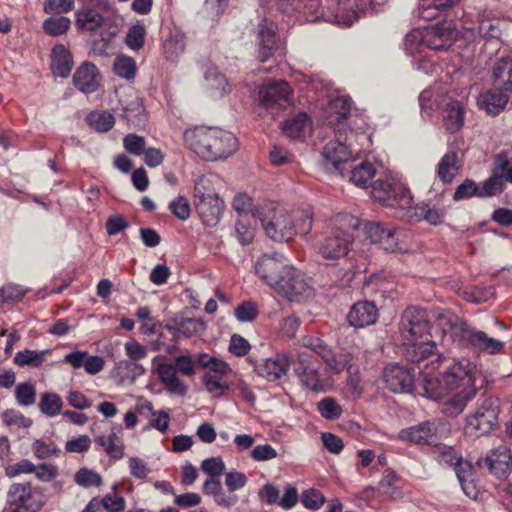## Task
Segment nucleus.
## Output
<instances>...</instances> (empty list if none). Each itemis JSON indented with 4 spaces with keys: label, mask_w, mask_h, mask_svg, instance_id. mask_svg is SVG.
Returning <instances> with one entry per match:
<instances>
[{
    "label": "nucleus",
    "mask_w": 512,
    "mask_h": 512,
    "mask_svg": "<svg viewBox=\"0 0 512 512\" xmlns=\"http://www.w3.org/2000/svg\"><path fill=\"white\" fill-rule=\"evenodd\" d=\"M378 318L376 306L369 301L357 302L348 314V321L351 326L362 328L374 324Z\"/></svg>",
    "instance_id": "obj_25"
},
{
    "label": "nucleus",
    "mask_w": 512,
    "mask_h": 512,
    "mask_svg": "<svg viewBox=\"0 0 512 512\" xmlns=\"http://www.w3.org/2000/svg\"><path fill=\"white\" fill-rule=\"evenodd\" d=\"M73 60L69 50L62 44L55 45L51 54V68L55 76L67 78L72 70Z\"/></svg>",
    "instance_id": "obj_32"
},
{
    "label": "nucleus",
    "mask_w": 512,
    "mask_h": 512,
    "mask_svg": "<svg viewBox=\"0 0 512 512\" xmlns=\"http://www.w3.org/2000/svg\"><path fill=\"white\" fill-rule=\"evenodd\" d=\"M266 235L275 240H290L296 234L306 235L312 228L310 209H297L291 212L268 205L257 211Z\"/></svg>",
    "instance_id": "obj_4"
},
{
    "label": "nucleus",
    "mask_w": 512,
    "mask_h": 512,
    "mask_svg": "<svg viewBox=\"0 0 512 512\" xmlns=\"http://www.w3.org/2000/svg\"><path fill=\"white\" fill-rule=\"evenodd\" d=\"M64 361L69 363L74 369L84 367L88 374L95 375L104 368L105 361L100 356L88 355L85 351H75L67 354Z\"/></svg>",
    "instance_id": "obj_27"
},
{
    "label": "nucleus",
    "mask_w": 512,
    "mask_h": 512,
    "mask_svg": "<svg viewBox=\"0 0 512 512\" xmlns=\"http://www.w3.org/2000/svg\"><path fill=\"white\" fill-rule=\"evenodd\" d=\"M463 467L464 470L458 469L457 479L465 495L471 499H477L479 487L474 478L473 466L471 464H464Z\"/></svg>",
    "instance_id": "obj_42"
},
{
    "label": "nucleus",
    "mask_w": 512,
    "mask_h": 512,
    "mask_svg": "<svg viewBox=\"0 0 512 512\" xmlns=\"http://www.w3.org/2000/svg\"><path fill=\"white\" fill-rule=\"evenodd\" d=\"M259 40L260 49L258 57L264 62L272 55L276 43L275 26L273 23L264 21L259 25Z\"/></svg>",
    "instance_id": "obj_37"
},
{
    "label": "nucleus",
    "mask_w": 512,
    "mask_h": 512,
    "mask_svg": "<svg viewBox=\"0 0 512 512\" xmlns=\"http://www.w3.org/2000/svg\"><path fill=\"white\" fill-rule=\"evenodd\" d=\"M419 366L424 395L442 399L448 391L476 390V366L466 358H446L436 355Z\"/></svg>",
    "instance_id": "obj_1"
},
{
    "label": "nucleus",
    "mask_w": 512,
    "mask_h": 512,
    "mask_svg": "<svg viewBox=\"0 0 512 512\" xmlns=\"http://www.w3.org/2000/svg\"><path fill=\"white\" fill-rule=\"evenodd\" d=\"M205 80L208 87L214 91L215 96L221 97L230 90L226 77L214 66H210L206 70Z\"/></svg>",
    "instance_id": "obj_45"
},
{
    "label": "nucleus",
    "mask_w": 512,
    "mask_h": 512,
    "mask_svg": "<svg viewBox=\"0 0 512 512\" xmlns=\"http://www.w3.org/2000/svg\"><path fill=\"white\" fill-rule=\"evenodd\" d=\"M48 352V350L35 351L25 349L16 353L14 362L19 366L38 367L44 362Z\"/></svg>",
    "instance_id": "obj_50"
},
{
    "label": "nucleus",
    "mask_w": 512,
    "mask_h": 512,
    "mask_svg": "<svg viewBox=\"0 0 512 512\" xmlns=\"http://www.w3.org/2000/svg\"><path fill=\"white\" fill-rule=\"evenodd\" d=\"M145 35V26L140 23L135 24L129 28L126 34L125 42L130 49L139 50L143 47Z\"/></svg>",
    "instance_id": "obj_60"
},
{
    "label": "nucleus",
    "mask_w": 512,
    "mask_h": 512,
    "mask_svg": "<svg viewBox=\"0 0 512 512\" xmlns=\"http://www.w3.org/2000/svg\"><path fill=\"white\" fill-rule=\"evenodd\" d=\"M203 493L205 495L211 496L216 505L230 508L234 506L238 497L235 494H231L226 492L219 479L217 478H208L202 487Z\"/></svg>",
    "instance_id": "obj_29"
},
{
    "label": "nucleus",
    "mask_w": 512,
    "mask_h": 512,
    "mask_svg": "<svg viewBox=\"0 0 512 512\" xmlns=\"http://www.w3.org/2000/svg\"><path fill=\"white\" fill-rule=\"evenodd\" d=\"M62 405L61 397L54 393L43 394L39 403L42 413L49 417H54L59 414Z\"/></svg>",
    "instance_id": "obj_55"
},
{
    "label": "nucleus",
    "mask_w": 512,
    "mask_h": 512,
    "mask_svg": "<svg viewBox=\"0 0 512 512\" xmlns=\"http://www.w3.org/2000/svg\"><path fill=\"white\" fill-rule=\"evenodd\" d=\"M371 196L375 201L389 207L408 209L412 205L409 190L391 176H379L372 185Z\"/></svg>",
    "instance_id": "obj_7"
},
{
    "label": "nucleus",
    "mask_w": 512,
    "mask_h": 512,
    "mask_svg": "<svg viewBox=\"0 0 512 512\" xmlns=\"http://www.w3.org/2000/svg\"><path fill=\"white\" fill-rule=\"evenodd\" d=\"M308 128L309 120L305 113H298L294 117L287 119L282 126L285 135L291 139L300 138Z\"/></svg>",
    "instance_id": "obj_43"
},
{
    "label": "nucleus",
    "mask_w": 512,
    "mask_h": 512,
    "mask_svg": "<svg viewBox=\"0 0 512 512\" xmlns=\"http://www.w3.org/2000/svg\"><path fill=\"white\" fill-rule=\"evenodd\" d=\"M113 69L119 77L131 80L136 75L137 66L132 57L120 55L115 58Z\"/></svg>",
    "instance_id": "obj_51"
},
{
    "label": "nucleus",
    "mask_w": 512,
    "mask_h": 512,
    "mask_svg": "<svg viewBox=\"0 0 512 512\" xmlns=\"http://www.w3.org/2000/svg\"><path fill=\"white\" fill-rule=\"evenodd\" d=\"M290 361L286 354H276L274 357L261 360L255 365L257 374L268 381L274 382L285 376L289 370Z\"/></svg>",
    "instance_id": "obj_22"
},
{
    "label": "nucleus",
    "mask_w": 512,
    "mask_h": 512,
    "mask_svg": "<svg viewBox=\"0 0 512 512\" xmlns=\"http://www.w3.org/2000/svg\"><path fill=\"white\" fill-rule=\"evenodd\" d=\"M436 326L442 329L443 334H449L453 341L459 342L462 341L463 334L468 329L465 323L449 312L438 314Z\"/></svg>",
    "instance_id": "obj_33"
},
{
    "label": "nucleus",
    "mask_w": 512,
    "mask_h": 512,
    "mask_svg": "<svg viewBox=\"0 0 512 512\" xmlns=\"http://www.w3.org/2000/svg\"><path fill=\"white\" fill-rule=\"evenodd\" d=\"M157 359H153V367L164 389L172 395L185 396L188 386L179 378L174 365L165 362L157 363Z\"/></svg>",
    "instance_id": "obj_19"
},
{
    "label": "nucleus",
    "mask_w": 512,
    "mask_h": 512,
    "mask_svg": "<svg viewBox=\"0 0 512 512\" xmlns=\"http://www.w3.org/2000/svg\"><path fill=\"white\" fill-rule=\"evenodd\" d=\"M367 237L387 252H397L404 249L405 233L394 226L381 223H368L365 226Z\"/></svg>",
    "instance_id": "obj_12"
},
{
    "label": "nucleus",
    "mask_w": 512,
    "mask_h": 512,
    "mask_svg": "<svg viewBox=\"0 0 512 512\" xmlns=\"http://www.w3.org/2000/svg\"><path fill=\"white\" fill-rule=\"evenodd\" d=\"M75 482L82 487H98L102 483L101 476L93 470L82 468L75 474Z\"/></svg>",
    "instance_id": "obj_62"
},
{
    "label": "nucleus",
    "mask_w": 512,
    "mask_h": 512,
    "mask_svg": "<svg viewBox=\"0 0 512 512\" xmlns=\"http://www.w3.org/2000/svg\"><path fill=\"white\" fill-rule=\"evenodd\" d=\"M460 169L455 152L446 153L437 166V178L443 183H451Z\"/></svg>",
    "instance_id": "obj_38"
},
{
    "label": "nucleus",
    "mask_w": 512,
    "mask_h": 512,
    "mask_svg": "<svg viewBox=\"0 0 512 512\" xmlns=\"http://www.w3.org/2000/svg\"><path fill=\"white\" fill-rule=\"evenodd\" d=\"M399 331L407 360L420 366L435 356V342L431 340L425 310L407 308L402 314Z\"/></svg>",
    "instance_id": "obj_2"
},
{
    "label": "nucleus",
    "mask_w": 512,
    "mask_h": 512,
    "mask_svg": "<svg viewBox=\"0 0 512 512\" xmlns=\"http://www.w3.org/2000/svg\"><path fill=\"white\" fill-rule=\"evenodd\" d=\"M498 409L492 400H485L484 403L467 418L465 434L470 437H480L489 433L497 423Z\"/></svg>",
    "instance_id": "obj_13"
},
{
    "label": "nucleus",
    "mask_w": 512,
    "mask_h": 512,
    "mask_svg": "<svg viewBox=\"0 0 512 512\" xmlns=\"http://www.w3.org/2000/svg\"><path fill=\"white\" fill-rule=\"evenodd\" d=\"M419 101L425 111L443 108V127L447 132L456 133L464 125L465 109L462 103L448 97L440 88L424 90Z\"/></svg>",
    "instance_id": "obj_5"
},
{
    "label": "nucleus",
    "mask_w": 512,
    "mask_h": 512,
    "mask_svg": "<svg viewBox=\"0 0 512 512\" xmlns=\"http://www.w3.org/2000/svg\"><path fill=\"white\" fill-rule=\"evenodd\" d=\"M459 0H424L417 11V15L425 20L433 19L438 11L453 6Z\"/></svg>",
    "instance_id": "obj_46"
},
{
    "label": "nucleus",
    "mask_w": 512,
    "mask_h": 512,
    "mask_svg": "<svg viewBox=\"0 0 512 512\" xmlns=\"http://www.w3.org/2000/svg\"><path fill=\"white\" fill-rule=\"evenodd\" d=\"M479 468L487 471L497 479L504 480L512 472V455L510 450H491L485 458L476 462Z\"/></svg>",
    "instance_id": "obj_17"
},
{
    "label": "nucleus",
    "mask_w": 512,
    "mask_h": 512,
    "mask_svg": "<svg viewBox=\"0 0 512 512\" xmlns=\"http://www.w3.org/2000/svg\"><path fill=\"white\" fill-rule=\"evenodd\" d=\"M405 50L414 55L416 52H420L424 46L423 29L416 28L406 34L404 39Z\"/></svg>",
    "instance_id": "obj_61"
},
{
    "label": "nucleus",
    "mask_w": 512,
    "mask_h": 512,
    "mask_svg": "<svg viewBox=\"0 0 512 512\" xmlns=\"http://www.w3.org/2000/svg\"><path fill=\"white\" fill-rule=\"evenodd\" d=\"M15 398L21 406H30L36 401V388L30 382L20 383L15 388Z\"/></svg>",
    "instance_id": "obj_58"
},
{
    "label": "nucleus",
    "mask_w": 512,
    "mask_h": 512,
    "mask_svg": "<svg viewBox=\"0 0 512 512\" xmlns=\"http://www.w3.org/2000/svg\"><path fill=\"white\" fill-rule=\"evenodd\" d=\"M321 358L334 373H340L346 369L348 374H352L354 363L351 355L340 354L336 356L329 348Z\"/></svg>",
    "instance_id": "obj_44"
},
{
    "label": "nucleus",
    "mask_w": 512,
    "mask_h": 512,
    "mask_svg": "<svg viewBox=\"0 0 512 512\" xmlns=\"http://www.w3.org/2000/svg\"><path fill=\"white\" fill-rule=\"evenodd\" d=\"M377 175L378 173L371 163L362 162L349 170L348 179L355 186L366 188L370 180Z\"/></svg>",
    "instance_id": "obj_40"
},
{
    "label": "nucleus",
    "mask_w": 512,
    "mask_h": 512,
    "mask_svg": "<svg viewBox=\"0 0 512 512\" xmlns=\"http://www.w3.org/2000/svg\"><path fill=\"white\" fill-rule=\"evenodd\" d=\"M259 100L267 109H284L293 103L292 90L283 80L267 82L259 89Z\"/></svg>",
    "instance_id": "obj_15"
},
{
    "label": "nucleus",
    "mask_w": 512,
    "mask_h": 512,
    "mask_svg": "<svg viewBox=\"0 0 512 512\" xmlns=\"http://www.w3.org/2000/svg\"><path fill=\"white\" fill-rule=\"evenodd\" d=\"M185 146L201 159H226L238 149L236 137L229 131L208 126L188 128L183 133Z\"/></svg>",
    "instance_id": "obj_3"
},
{
    "label": "nucleus",
    "mask_w": 512,
    "mask_h": 512,
    "mask_svg": "<svg viewBox=\"0 0 512 512\" xmlns=\"http://www.w3.org/2000/svg\"><path fill=\"white\" fill-rule=\"evenodd\" d=\"M353 243V235L341 228H333L317 246L318 254L325 260H338L345 257Z\"/></svg>",
    "instance_id": "obj_11"
},
{
    "label": "nucleus",
    "mask_w": 512,
    "mask_h": 512,
    "mask_svg": "<svg viewBox=\"0 0 512 512\" xmlns=\"http://www.w3.org/2000/svg\"><path fill=\"white\" fill-rule=\"evenodd\" d=\"M275 291L291 301H301L313 294L311 280L292 266L291 273L285 274Z\"/></svg>",
    "instance_id": "obj_14"
},
{
    "label": "nucleus",
    "mask_w": 512,
    "mask_h": 512,
    "mask_svg": "<svg viewBox=\"0 0 512 512\" xmlns=\"http://www.w3.org/2000/svg\"><path fill=\"white\" fill-rule=\"evenodd\" d=\"M101 75L97 67L90 62H84L75 71L73 82L75 87L83 93L95 92L100 84Z\"/></svg>",
    "instance_id": "obj_24"
},
{
    "label": "nucleus",
    "mask_w": 512,
    "mask_h": 512,
    "mask_svg": "<svg viewBox=\"0 0 512 512\" xmlns=\"http://www.w3.org/2000/svg\"><path fill=\"white\" fill-rule=\"evenodd\" d=\"M352 100L349 96H338L328 104L327 114L329 124L340 126L351 110Z\"/></svg>",
    "instance_id": "obj_35"
},
{
    "label": "nucleus",
    "mask_w": 512,
    "mask_h": 512,
    "mask_svg": "<svg viewBox=\"0 0 512 512\" xmlns=\"http://www.w3.org/2000/svg\"><path fill=\"white\" fill-rule=\"evenodd\" d=\"M357 0H338V12L334 16H322L325 21L345 27L351 26L358 17Z\"/></svg>",
    "instance_id": "obj_34"
},
{
    "label": "nucleus",
    "mask_w": 512,
    "mask_h": 512,
    "mask_svg": "<svg viewBox=\"0 0 512 512\" xmlns=\"http://www.w3.org/2000/svg\"><path fill=\"white\" fill-rule=\"evenodd\" d=\"M145 373L143 365L131 361L121 360L117 362L111 371L112 378L118 385H123L127 381L134 382L136 378Z\"/></svg>",
    "instance_id": "obj_31"
},
{
    "label": "nucleus",
    "mask_w": 512,
    "mask_h": 512,
    "mask_svg": "<svg viewBox=\"0 0 512 512\" xmlns=\"http://www.w3.org/2000/svg\"><path fill=\"white\" fill-rule=\"evenodd\" d=\"M71 21L68 17H51L44 21L43 29L49 35L58 36L64 34L70 27Z\"/></svg>",
    "instance_id": "obj_59"
},
{
    "label": "nucleus",
    "mask_w": 512,
    "mask_h": 512,
    "mask_svg": "<svg viewBox=\"0 0 512 512\" xmlns=\"http://www.w3.org/2000/svg\"><path fill=\"white\" fill-rule=\"evenodd\" d=\"M98 503L99 509H104L107 512H121L125 509V500L116 491H112L102 498L98 497Z\"/></svg>",
    "instance_id": "obj_56"
},
{
    "label": "nucleus",
    "mask_w": 512,
    "mask_h": 512,
    "mask_svg": "<svg viewBox=\"0 0 512 512\" xmlns=\"http://www.w3.org/2000/svg\"><path fill=\"white\" fill-rule=\"evenodd\" d=\"M254 220L251 215H241L235 224V233L242 245L252 242L255 236Z\"/></svg>",
    "instance_id": "obj_47"
},
{
    "label": "nucleus",
    "mask_w": 512,
    "mask_h": 512,
    "mask_svg": "<svg viewBox=\"0 0 512 512\" xmlns=\"http://www.w3.org/2000/svg\"><path fill=\"white\" fill-rule=\"evenodd\" d=\"M300 500L303 506L310 510H318L326 502L323 493L315 488L304 490L300 496Z\"/></svg>",
    "instance_id": "obj_57"
},
{
    "label": "nucleus",
    "mask_w": 512,
    "mask_h": 512,
    "mask_svg": "<svg viewBox=\"0 0 512 512\" xmlns=\"http://www.w3.org/2000/svg\"><path fill=\"white\" fill-rule=\"evenodd\" d=\"M87 122L97 132H107L114 126L115 119L108 111H92L87 116Z\"/></svg>",
    "instance_id": "obj_48"
},
{
    "label": "nucleus",
    "mask_w": 512,
    "mask_h": 512,
    "mask_svg": "<svg viewBox=\"0 0 512 512\" xmlns=\"http://www.w3.org/2000/svg\"><path fill=\"white\" fill-rule=\"evenodd\" d=\"M383 378L386 387L394 393H407L413 387L414 377L404 366L389 364L385 367Z\"/></svg>",
    "instance_id": "obj_20"
},
{
    "label": "nucleus",
    "mask_w": 512,
    "mask_h": 512,
    "mask_svg": "<svg viewBox=\"0 0 512 512\" xmlns=\"http://www.w3.org/2000/svg\"><path fill=\"white\" fill-rule=\"evenodd\" d=\"M476 395V390H459L451 398L447 399L442 405V412L455 417L462 413L469 401Z\"/></svg>",
    "instance_id": "obj_36"
},
{
    "label": "nucleus",
    "mask_w": 512,
    "mask_h": 512,
    "mask_svg": "<svg viewBox=\"0 0 512 512\" xmlns=\"http://www.w3.org/2000/svg\"><path fill=\"white\" fill-rule=\"evenodd\" d=\"M195 362L209 372L216 373L217 376H226L231 373V367L227 362L206 353L196 355Z\"/></svg>",
    "instance_id": "obj_41"
},
{
    "label": "nucleus",
    "mask_w": 512,
    "mask_h": 512,
    "mask_svg": "<svg viewBox=\"0 0 512 512\" xmlns=\"http://www.w3.org/2000/svg\"><path fill=\"white\" fill-rule=\"evenodd\" d=\"M80 3L75 13V24L79 29L95 31L102 27L104 17L99 12L103 0H77Z\"/></svg>",
    "instance_id": "obj_16"
},
{
    "label": "nucleus",
    "mask_w": 512,
    "mask_h": 512,
    "mask_svg": "<svg viewBox=\"0 0 512 512\" xmlns=\"http://www.w3.org/2000/svg\"><path fill=\"white\" fill-rule=\"evenodd\" d=\"M456 37L457 31L454 25L448 22L423 29L424 46L433 50L446 49Z\"/></svg>",
    "instance_id": "obj_18"
},
{
    "label": "nucleus",
    "mask_w": 512,
    "mask_h": 512,
    "mask_svg": "<svg viewBox=\"0 0 512 512\" xmlns=\"http://www.w3.org/2000/svg\"><path fill=\"white\" fill-rule=\"evenodd\" d=\"M194 205L199 217L207 226H215L224 209V202L219 196L198 200Z\"/></svg>",
    "instance_id": "obj_26"
},
{
    "label": "nucleus",
    "mask_w": 512,
    "mask_h": 512,
    "mask_svg": "<svg viewBox=\"0 0 512 512\" xmlns=\"http://www.w3.org/2000/svg\"><path fill=\"white\" fill-rule=\"evenodd\" d=\"M505 187L501 174L493 169V175L479 185L478 197H491L500 194Z\"/></svg>",
    "instance_id": "obj_52"
},
{
    "label": "nucleus",
    "mask_w": 512,
    "mask_h": 512,
    "mask_svg": "<svg viewBox=\"0 0 512 512\" xmlns=\"http://www.w3.org/2000/svg\"><path fill=\"white\" fill-rule=\"evenodd\" d=\"M7 501L25 512H38L46 503L43 491L30 482L14 483L7 493Z\"/></svg>",
    "instance_id": "obj_10"
},
{
    "label": "nucleus",
    "mask_w": 512,
    "mask_h": 512,
    "mask_svg": "<svg viewBox=\"0 0 512 512\" xmlns=\"http://www.w3.org/2000/svg\"><path fill=\"white\" fill-rule=\"evenodd\" d=\"M255 271L264 283L275 290L285 274L291 273V266L282 254H264L257 260Z\"/></svg>",
    "instance_id": "obj_9"
},
{
    "label": "nucleus",
    "mask_w": 512,
    "mask_h": 512,
    "mask_svg": "<svg viewBox=\"0 0 512 512\" xmlns=\"http://www.w3.org/2000/svg\"><path fill=\"white\" fill-rule=\"evenodd\" d=\"M336 139L328 142L322 151L323 166L329 173H337L342 177L351 168L353 150L351 143L347 144V129L339 127L335 131Z\"/></svg>",
    "instance_id": "obj_6"
},
{
    "label": "nucleus",
    "mask_w": 512,
    "mask_h": 512,
    "mask_svg": "<svg viewBox=\"0 0 512 512\" xmlns=\"http://www.w3.org/2000/svg\"><path fill=\"white\" fill-rule=\"evenodd\" d=\"M450 432L448 425L441 420L425 421L399 433V438L409 445L438 446L439 441Z\"/></svg>",
    "instance_id": "obj_8"
},
{
    "label": "nucleus",
    "mask_w": 512,
    "mask_h": 512,
    "mask_svg": "<svg viewBox=\"0 0 512 512\" xmlns=\"http://www.w3.org/2000/svg\"><path fill=\"white\" fill-rule=\"evenodd\" d=\"M494 170L501 174L504 182L512 183V158H508L505 153L496 155Z\"/></svg>",
    "instance_id": "obj_64"
},
{
    "label": "nucleus",
    "mask_w": 512,
    "mask_h": 512,
    "mask_svg": "<svg viewBox=\"0 0 512 512\" xmlns=\"http://www.w3.org/2000/svg\"><path fill=\"white\" fill-rule=\"evenodd\" d=\"M203 383L206 390L215 397L222 396L228 390V385L221 381L220 376L210 373L203 375Z\"/></svg>",
    "instance_id": "obj_63"
},
{
    "label": "nucleus",
    "mask_w": 512,
    "mask_h": 512,
    "mask_svg": "<svg viewBox=\"0 0 512 512\" xmlns=\"http://www.w3.org/2000/svg\"><path fill=\"white\" fill-rule=\"evenodd\" d=\"M295 373L302 385L311 391H325L330 386L328 378L324 377L314 364L305 363L304 358H300Z\"/></svg>",
    "instance_id": "obj_23"
},
{
    "label": "nucleus",
    "mask_w": 512,
    "mask_h": 512,
    "mask_svg": "<svg viewBox=\"0 0 512 512\" xmlns=\"http://www.w3.org/2000/svg\"><path fill=\"white\" fill-rule=\"evenodd\" d=\"M214 196H218V194L215 192L212 177L200 176L194 186V203Z\"/></svg>",
    "instance_id": "obj_54"
},
{
    "label": "nucleus",
    "mask_w": 512,
    "mask_h": 512,
    "mask_svg": "<svg viewBox=\"0 0 512 512\" xmlns=\"http://www.w3.org/2000/svg\"><path fill=\"white\" fill-rule=\"evenodd\" d=\"M461 343L477 352L487 354L500 353L504 347V343L502 341L489 337L483 331L473 330L469 327L467 331L464 332Z\"/></svg>",
    "instance_id": "obj_21"
},
{
    "label": "nucleus",
    "mask_w": 512,
    "mask_h": 512,
    "mask_svg": "<svg viewBox=\"0 0 512 512\" xmlns=\"http://www.w3.org/2000/svg\"><path fill=\"white\" fill-rule=\"evenodd\" d=\"M415 215L419 219H424L432 225H439L444 221L446 210L444 208L422 204L415 208Z\"/></svg>",
    "instance_id": "obj_49"
},
{
    "label": "nucleus",
    "mask_w": 512,
    "mask_h": 512,
    "mask_svg": "<svg viewBox=\"0 0 512 512\" xmlns=\"http://www.w3.org/2000/svg\"><path fill=\"white\" fill-rule=\"evenodd\" d=\"M508 91L499 89L494 86V89L486 91L478 98V105L481 109L485 110L488 114L498 115L506 107L509 96L506 94Z\"/></svg>",
    "instance_id": "obj_28"
},
{
    "label": "nucleus",
    "mask_w": 512,
    "mask_h": 512,
    "mask_svg": "<svg viewBox=\"0 0 512 512\" xmlns=\"http://www.w3.org/2000/svg\"><path fill=\"white\" fill-rule=\"evenodd\" d=\"M320 415L327 420L338 419L343 412L341 405L332 397H325L317 404Z\"/></svg>",
    "instance_id": "obj_53"
},
{
    "label": "nucleus",
    "mask_w": 512,
    "mask_h": 512,
    "mask_svg": "<svg viewBox=\"0 0 512 512\" xmlns=\"http://www.w3.org/2000/svg\"><path fill=\"white\" fill-rule=\"evenodd\" d=\"M186 38L179 31L170 32L163 43L164 55L170 61H176L185 51Z\"/></svg>",
    "instance_id": "obj_39"
},
{
    "label": "nucleus",
    "mask_w": 512,
    "mask_h": 512,
    "mask_svg": "<svg viewBox=\"0 0 512 512\" xmlns=\"http://www.w3.org/2000/svg\"><path fill=\"white\" fill-rule=\"evenodd\" d=\"M494 86L504 91H512V56L496 60L492 68Z\"/></svg>",
    "instance_id": "obj_30"
}]
</instances>
